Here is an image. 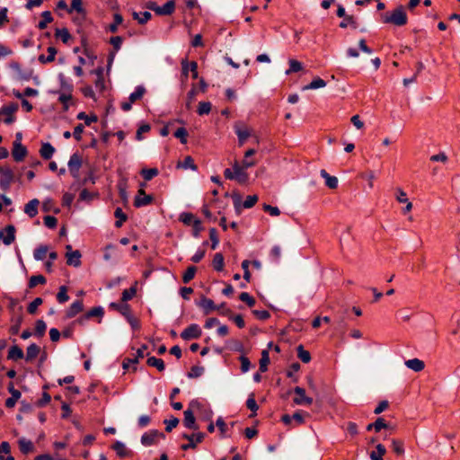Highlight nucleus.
<instances>
[{
	"label": "nucleus",
	"mask_w": 460,
	"mask_h": 460,
	"mask_svg": "<svg viewBox=\"0 0 460 460\" xmlns=\"http://www.w3.org/2000/svg\"><path fill=\"white\" fill-rule=\"evenodd\" d=\"M181 73L182 75L186 78L189 75V73H191V77L193 79H197L199 76L198 73V64L196 61L189 62L187 58L182 59L181 62Z\"/></svg>",
	"instance_id": "obj_9"
},
{
	"label": "nucleus",
	"mask_w": 460,
	"mask_h": 460,
	"mask_svg": "<svg viewBox=\"0 0 460 460\" xmlns=\"http://www.w3.org/2000/svg\"><path fill=\"white\" fill-rule=\"evenodd\" d=\"M212 266L216 271H222L225 267V259L222 253L217 252L214 255Z\"/></svg>",
	"instance_id": "obj_33"
},
{
	"label": "nucleus",
	"mask_w": 460,
	"mask_h": 460,
	"mask_svg": "<svg viewBox=\"0 0 460 460\" xmlns=\"http://www.w3.org/2000/svg\"><path fill=\"white\" fill-rule=\"evenodd\" d=\"M69 296L67 295V288L66 286H61L57 294V300L59 304H64L68 301Z\"/></svg>",
	"instance_id": "obj_55"
},
{
	"label": "nucleus",
	"mask_w": 460,
	"mask_h": 460,
	"mask_svg": "<svg viewBox=\"0 0 460 460\" xmlns=\"http://www.w3.org/2000/svg\"><path fill=\"white\" fill-rule=\"evenodd\" d=\"M109 307L112 310L119 312L125 318L131 313V306L127 303L111 302Z\"/></svg>",
	"instance_id": "obj_18"
},
{
	"label": "nucleus",
	"mask_w": 460,
	"mask_h": 460,
	"mask_svg": "<svg viewBox=\"0 0 460 460\" xmlns=\"http://www.w3.org/2000/svg\"><path fill=\"white\" fill-rule=\"evenodd\" d=\"M202 407V404L198 400H192L189 408L184 411L183 424L187 429L197 430L199 427L196 425V420L194 417V411H198Z\"/></svg>",
	"instance_id": "obj_3"
},
{
	"label": "nucleus",
	"mask_w": 460,
	"mask_h": 460,
	"mask_svg": "<svg viewBox=\"0 0 460 460\" xmlns=\"http://www.w3.org/2000/svg\"><path fill=\"white\" fill-rule=\"evenodd\" d=\"M294 393L296 394V397L293 402L297 405H311L313 403V398L305 395V390L300 386H296L294 388Z\"/></svg>",
	"instance_id": "obj_11"
},
{
	"label": "nucleus",
	"mask_w": 460,
	"mask_h": 460,
	"mask_svg": "<svg viewBox=\"0 0 460 460\" xmlns=\"http://www.w3.org/2000/svg\"><path fill=\"white\" fill-rule=\"evenodd\" d=\"M165 436L163 432L157 429H152L146 432L141 437V444L145 447H150L157 443L159 438H164Z\"/></svg>",
	"instance_id": "obj_7"
},
{
	"label": "nucleus",
	"mask_w": 460,
	"mask_h": 460,
	"mask_svg": "<svg viewBox=\"0 0 460 460\" xmlns=\"http://www.w3.org/2000/svg\"><path fill=\"white\" fill-rule=\"evenodd\" d=\"M42 20L39 22L38 28L40 30H44L47 28L48 24L53 21L52 14L49 11H44L41 13Z\"/></svg>",
	"instance_id": "obj_42"
},
{
	"label": "nucleus",
	"mask_w": 460,
	"mask_h": 460,
	"mask_svg": "<svg viewBox=\"0 0 460 460\" xmlns=\"http://www.w3.org/2000/svg\"><path fill=\"white\" fill-rule=\"evenodd\" d=\"M201 334L200 327L196 323H191L181 332V337L185 341H189L191 339H199Z\"/></svg>",
	"instance_id": "obj_10"
},
{
	"label": "nucleus",
	"mask_w": 460,
	"mask_h": 460,
	"mask_svg": "<svg viewBox=\"0 0 460 460\" xmlns=\"http://www.w3.org/2000/svg\"><path fill=\"white\" fill-rule=\"evenodd\" d=\"M43 299L41 297H36L32 302H31L27 307V311L30 314H34L38 309V307L42 305Z\"/></svg>",
	"instance_id": "obj_62"
},
{
	"label": "nucleus",
	"mask_w": 460,
	"mask_h": 460,
	"mask_svg": "<svg viewBox=\"0 0 460 460\" xmlns=\"http://www.w3.org/2000/svg\"><path fill=\"white\" fill-rule=\"evenodd\" d=\"M153 200L154 197L152 195L146 194L145 190L140 189L134 199V206L136 208H141L151 204Z\"/></svg>",
	"instance_id": "obj_13"
},
{
	"label": "nucleus",
	"mask_w": 460,
	"mask_h": 460,
	"mask_svg": "<svg viewBox=\"0 0 460 460\" xmlns=\"http://www.w3.org/2000/svg\"><path fill=\"white\" fill-rule=\"evenodd\" d=\"M146 364L150 367H156L158 371L163 372L165 369V365L163 359L155 357H149Z\"/></svg>",
	"instance_id": "obj_41"
},
{
	"label": "nucleus",
	"mask_w": 460,
	"mask_h": 460,
	"mask_svg": "<svg viewBox=\"0 0 460 460\" xmlns=\"http://www.w3.org/2000/svg\"><path fill=\"white\" fill-rule=\"evenodd\" d=\"M21 175L17 178L15 177L13 170L7 165H0V189L3 191H8L10 190L11 184L14 181H20Z\"/></svg>",
	"instance_id": "obj_4"
},
{
	"label": "nucleus",
	"mask_w": 460,
	"mask_h": 460,
	"mask_svg": "<svg viewBox=\"0 0 460 460\" xmlns=\"http://www.w3.org/2000/svg\"><path fill=\"white\" fill-rule=\"evenodd\" d=\"M15 232V227L13 225H8L4 229L0 230V238H3V243L5 245H10L14 242Z\"/></svg>",
	"instance_id": "obj_12"
},
{
	"label": "nucleus",
	"mask_w": 460,
	"mask_h": 460,
	"mask_svg": "<svg viewBox=\"0 0 460 460\" xmlns=\"http://www.w3.org/2000/svg\"><path fill=\"white\" fill-rule=\"evenodd\" d=\"M178 167H181L183 169H190L192 171L198 170V167L195 164L193 158L190 155L186 156L183 162L178 164Z\"/></svg>",
	"instance_id": "obj_51"
},
{
	"label": "nucleus",
	"mask_w": 460,
	"mask_h": 460,
	"mask_svg": "<svg viewBox=\"0 0 460 460\" xmlns=\"http://www.w3.org/2000/svg\"><path fill=\"white\" fill-rule=\"evenodd\" d=\"M180 221L182 222L186 226H191L194 221L198 218H195L194 215L190 212H182L179 217Z\"/></svg>",
	"instance_id": "obj_54"
},
{
	"label": "nucleus",
	"mask_w": 460,
	"mask_h": 460,
	"mask_svg": "<svg viewBox=\"0 0 460 460\" xmlns=\"http://www.w3.org/2000/svg\"><path fill=\"white\" fill-rule=\"evenodd\" d=\"M270 364V356L268 350L264 349L261 352V358L260 359V371L265 372L268 369Z\"/></svg>",
	"instance_id": "obj_53"
},
{
	"label": "nucleus",
	"mask_w": 460,
	"mask_h": 460,
	"mask_svg": "<svg viewBox=\"0 0 460 460\" xmlns=\"http://www.w3.org/2000/svg\"><path fill=\"white\" fill-rule=\"evenodd\" d=\"M104 314V310L102 306H95L90 309L84 315L78 319L80 323H83L85 320H89L92 317L102 318Z\"/></svg>",
	"instance_id": "obj_20"
},
{
	"label": "nucleus",
	"mask_w": 460,
	"mask_h": 460,
	"mask_svg": "<svg viewBox=\"0 0 460 460\" xmlns=\"http://www.w3.org/2000/svg\"><path fill=\"white\" fill-rule=\"evenodd\" d=\"M204 367L201 366H193L190 370L188 372L187 376L189 378H197L202 376L204 373Z\"/></svg>",
	"instance_id": "obj_60"
},
{
	"label": "nucleus",
	"mask_w": 460,
	"mask_h": 460,
	"mask_svg": "<svg viewBox=\"0 0 460 460\" xmlns=\"http://www.w3.org/2000/svg\"><path fill=\"white\" fill-rule=\"evenodd\" d=\"M114 217L117 218L115 222V226L119 228L122 225L128 220V216L123 212L121 208H117L114 211Z\"/></svg>",
	"instance_id": "obj_35"
},
{
	"label": "nucleus",
	"mask_w": 460,
	"mask_h": 460,
	"mask_svg": "<svg viewBox=\"0 0 460 460\" xmlns=\"http://www.w3.org/2000/svg\"><path fill=\"white\" fill-rule=\"evenodd\" d=\"M182 438L187 439L189 443L181 445V448L184 451H187L189 449L196 448L197 445L204 440L205 433L198 432L190 435L184 433L182 434Z\"/></svg>",
	"instance_id": "obj_5"
},
{
	"label": "nucleus",
	"mask_w": 460,
	"mask_h": 460,
	"mask_svg": "<svg viewBox=\"0 0 460 460\" xmlns=\"http://www.w3.org/2000/svg\"><path fill=\"white\" fill-rule=\"evenodd\" d=\"M255 153V149H248L244 153V158L242 161V164L235 162L233 165V170L234 171V180L237 181L240 184H245L248 181L249 175L245 170L254 166L256 162L254 160H247V157L253 155Z\"/></svg>",
	"instance_id": "obj_1"
},
{
	"label": "nucleus",
	"mask_w": 460,
	"mask_h": 460,
	"mask_svg": "<svg viewBox=\"0 0 460 460\" xmlns=\"http://www.w3.org/2000/svg\"><path fill=\"white\" fill-rule=\"evenodd\" d=\"M132 17L134 20H137L139 24H146L151 18V13L146 11L142 13L133 12Z\"/></svg>",
	"instance_id": "obj_34"
},
{
	"label": "nucleus",
	"mask_w": 460,
	"mask_h": 460,
	"mask_svg": "<svg viewBox=\"0 0 460 460\" xmlns=\"http://www.w3.org/2000/svg\"><path fill=\"white\" fill-rule=\"evenodd\" d=\"M55 36L58 39H60L65 44H66L71 39V34L66 28L56 29Z\"/></svg>",
	"instance_id": "obj_47"
},
{
	"label": "nucleus",
	"mask_w": 460,
	"mask_h": 460,
	"mask_svg": "<svg viewBox=\"0 0 460 460\" xmlns=\"http://www.w3.org/2000/svg\"><path fill=\"white\" fill-rule=\"evenodd\" d=\"M82 166V159L77 153L73 154L68 161V169L73 177H77Z\"/></svg>",
	"instance_id": "obj_14"
},
{
	"label": "nucleus",
	"mask_w": 460,
	"mask_h": 460,
	"mask_svg": "<svg viewBox=\"0 0 460 460\" xmlns=\"http://www.w3.org/2000/svg\"><path fill=\"white\" fill-rule=\"evenodd\" d=\"M173 136L180 139L181 144L187 143V137H188V131L185 128L181 127L177 128V130L174 132Z\"/></svg>",
	"instance_id": "obj_61"
},
{
	"label": "nucleus",
	"mask_w": 460,
	"mask_h": 460,
	"mask_svg": "<svg viewBox=\"0 0 460 460\" xmlns=\"http://www.w3.org/2000/svg\"><path fill=\"white\" fill-rule=\"evenodd\" d=\"M324 86H326V82L320 77H316V78L313 79V81L309 84L304 86L303 89L304 90H314V89H318V88H323Z\"/></svg>",
	"instance_id": "obj_46"
},
{
	"label": "nucleus",
	"mask_w": 460,
	"mask_h": 460,
	"mask_svg": "<svg viewBox=\"0 0 460 460\" xmlns=\"http://www.w3.org/2000/svg\"><path fill=\"white\" fill-rule=\"evenodd\" d=\"M246 406L249 410H251L253 413L251 416H254L256 411L259 409V406L255 401L254 394H251L246 401Z\"/></svg>",
	"instance_id": "obj_58"
},
{
	"label": "nucleus",
	"mask_w": 460,
	"mask_h": 460,
	"mask_svg": "<svg viewBox=\"0 0 460 460\" xmlns=\"http://www.w3.org/2000/svg\"><path fill=\"white\" fill-rule=\"evenodd\" d=\"M49 248L47 245H40L33 252V256L36 261H43L48 253Z\"/></svg>",
	"instance_id": "obj_44"
},
{
	"label": "nucleus",
	"mask_w": 460,
	"mask_h": 460,
	"mask_svg": "<svg viewBox=\"0 0 460 460\" xmlns=\"http://www.w3.org/2000/svg\"><path fill=\"white\" fill-rule=\"evenodd\" d=\"M211 103L209 102H200L199 103V107H198V114L202 116V115H207L211 111Z\"/></svg>",
	"instance_id": "obj_59"
},
{
	"label": "nucleus",
	"mask_w": 460,
	"mask_h": 460,
	"mask_svg": "<svg viewBox=\"0 0 460 460\" xmlns=\"http://www.w3.org/2000/svg\"><path fill=\"white\" fill-rule=\"evenodd\" d=\"M40 201L37 199L30 200L24 207V212L30 217H34L38 214V206Z\"/></svg>",
	"instance_id": "obj_27"
},
{
	"label": "nucleus",
	"mask_w": 460,
	"mask_h": 460,
	"mask_svg": "<svg viewBox=\"0 0 460 460\" xmlns=\"http://www.w3.org/2000/svg\"><path fill=\"white\" fill-rule=\"evenodd\" d=\"M78 119L84 120L85 125L90 126L93 122H96L98 118L96 115L88 116L85 112L81 111L77 114Z\"/></svg>",
	"instance_id": "obj_57"
},
{
	"label": "nucleus",
	"mask_w": 460,
	"mask_h": 460,
	"mask_svg": "<svg viewBox=\"0 0 460 460\" xmlns=\"http://www.w3.org/2000/svg\"><path fill=\"white\" fill-rule=\"evenodd\" d=\"M123 42V38L121 36H114L110 39V43L112 45L114 49V52L110 53L109 55V66L112 63L115 56V52L119 51L121 48Z\"/></svg>",
	"instance_id": "obj_22"
},
{
	"label": "nucleus",
	"mask_w": 460,
	"mask_h": 460,
	"mask_svg": "<svg viewBox=\"0 0 460 460\" xmlns=\"http://www.w3.org/2000/svg\"><path fill=\"white\" fill-rule=\"evenodd\" d=\"M288 64L289 68L286 71L287 75H289L291 73H296L303 69L302 63L296 59H289Z\"/></svg>",
	"instance_id": "obj_52"
},
{
	"label": "nucleus",
	"mask_w": 460,
	"mask_h": 460,
	"mask_svg": "<svg viewBox=\"0 0 460 460\" xmlns=\"http://www.w3.org/2000/svg\"><path fill=\"white\" fill-rule=\"evenodd\" d=\"M46 278L42 275H34V276H31L30 280H29V288H35L37 285L39 284H45L46 283Z\"/></svg>",
	"instance_id": "obj_56"
},
{
	"label": "nucleus",
	"mask_w": 460,
	"mask_h": 460,
	"mask_svg": "<svg viewBox=\"0 0 460 460\" xmlns=\"http://www.w3.org/2000/svg\"><path fill=\"white\" fill-rule=\"evenodd\" d=\"M320 175L325 180V185L335 190L338 187V178L336 176L330 175L324 169L320 171Z\"/></svg>",
	"instance_id": "obj_25"
},
{
	"label": "nucleus",
	"mask_w": 460,
	"mask_h": 460,
	"mask_svg": "<svg viewBox=\"0 0 460 460\" xmlns=\"http://www.w3.org/2000/svg\"><path fill=\"white\" fill-rule=\"evenodd\" d=\"M123 22V17L120 13H114L113 22L109 25V31L112 33L118 31V27Z\"/></svg>",
	"instance_id": "obj_49"
},
{
	"label": "nucleus",
	"mask_w": 460,
	"mask_h": 460,
	"mask_svg": "<svg viewBox=\"0 0 460 460\" xmlns=\"http://www.w3.org/2000/svg\"><path fill=\"white\" fill-rule=\"evenodd\" d=\"M40 351V348L37 344L31 343L29 345L26 349V361H32L35 358L38 357Z\"/></svg>",
	"instance_id": "obj_30"
},
{
	"label": "nucleus",
	"mask_w": 460,
	"mask_h": 460,
	"mask_svg": "<svg viewBox=\"0 0 460 460\" xmlns=\"http://www.w3.org/2000/svg\"><path fill=\"white\" fill-rule=\"evenodd\" d=\"M23 357L24 353L22 349L17 345H13L10 348L8 351L7 358L12 360H18L23 358Z\"/></svg>",
	"instance_id": "obj_31"
},
{
	"label": "nucleus",
	"mask_w": 460,
	"mask_h": 460,
	"mask_svg": "<svg viewBox=\"0 0 460 460\" xmlns=\"http://www.w3.org/2000/svg\"><path fill=\"white\" fill-rule=\"evenodd\" d=\"M73 11H76L79 13H84V10L83 8L82 0H72L70 8L67 9V12L71 13Z\"/></svg>",
	"instance_id": "obj_63"
},
{
	"label": "nucleus",
	"mask_w": 460,
	"mask_h": 460,
	"mask_svg": "<svg viewBox=\"0 0 460 460\" xmlns=\"http://www.w3.org/2000/svg\"><path fill=\"white\" fill-rule=\"evenodd\" d=\"M58 80L60 84V88L63 91L62 93H72L74 89L73 84L66 79L64 74L60 73L58 75Z\"/></svg>",
	"instance_id": "obj_36"
},
{
	"label": "nucleus",
	"mask_w": 460,
	"mask_h": 460,
	"mask_svg": "<svg viewBox=\"0 0 460 460\" xmlns=\"http://www.w3.org/2000/svg\"><path fill=\"white\" fill-rule=\"evenodd\" d=\"M404 364L408 368L413 370L414 372H420L425 367L424 361H422L417 358L408 359L404 362Z\"/></svg>",
	"instance_id": "obj_26"
},
{
	"label": "nucleus",
	"mask_w": 460,
	"mask_h": 460,
	"mask_svg": "<svg viewBox=\"0 0 460 460\" xmlns=\"http://www.w3.org/2000/svg\"><path fill=\"white\" fill-rule=\"evenodd\" d=\"M239 299L247 304L249 307L254 306L255 299L247 292H243L239 296Z\"/></svg>",
	"instance_id": "obj_64"
},
{
	"label": "nucleus",
	"mask_w": 460,
	"mask_h": 460,
	"mask_svg": "<svg viewBox=\"0 0 460 460\" xmlns=\"http://www.w3.org/2000/svg\"><path fill=\"white\" fill-rule=\"evenodd\" d=\"M18 445L19 449L22 455H28L35 450L33 443L25 438H20L18 440Z\"/></svg>",
	"instance_id": "obj_23"
},
{
	"label": "nucleus",
	"mask_w": 460,
	"mask_h": 460,
	"mask_svg": "<svg viewBox=\"0 0 460 460\" xmlns=\"http://www.w3.org/2000/svg\"><path fill=\"white\" fill-rule=\"evenodd\" d=\"M58 102L63 105V111H67L72 101V93H58Z\"/></svg>",
	"instance_id": "obj_38"
},
{
	"label": "nucleus",
	"mask_w": 460,
	"mask_h": 460,
	"mask_svg": "<svg viewBox=\"0 0 460 460\" xmlns=\"http://www.w3.org/2000/svg\"><path fill=\"white\" fill-rule=\"evenodd\" d=\"M46 330H47L46 323L41 319L37 320L35 323L34 335L41 338L45 335Z\"/></svg>",
	"instance_id": "obj_45"
},
{
	"label": "nucleus",
	"mask_w": 460,
	"mask_h": 460,
	"mask_svg": "<svg viewBox=\"0 0 460 460\" xmlns=\"http://www.w3.org/2000/svg\"><path fill=\"white\" fill-rule=\"evenodd\" d=\"M137 282L136 281L132 287L128 289H124L121 294V302L127 303L131 300L137 294Z\"/></svg>",
	"instance_id": "obj_32"
},
{
	"label": "nucleus",
	"mask_w": 460,
	"mask_h": 460,
	"mask_svg": "<svg viewBox=\"0 0 460 460\" xmlns=\"http://www.w3.org/2000/svg\"><path fill=\"white\" fill-rule=\"evenodd\" d=\"M111 448L119 457H131L133 456V452L128 449L121 441H116L113 443Z\"/></svg>",
	"instance_id": "obj_17"
},
{
	"label": "nucleus",
	"mask_w": 460,
	"mask_h": 460,
	"mask_svg": "<svg viewBox=\"0 0 460 460\" xmlns=\"http://www.w3.org/2000/svg\"><path fill=\"white\" fill-rule=\"evenodd\" d=\"M298 358L304 363H309L311 360L310 352L304 349L303 345H299L296 349Z\"/></svg>",
	"instance_id": "obj_50"
},
{
	"label": "nucleus",
	"mask_w": 460,
	"mask_h": 460,
	"mask_svg": "<svg viewBox=\"0 0 460 460\" xmlns=\"http://www.w3.org/2000/svg\"><path fill=\"white\" fill-rule=\"evenodd\" d=\"M81 252L78 250L66 252V263L70 266L79 267L81 265Z\"/></svg>",
	"instance_id": "obj_21"
},
{
	"label": "nucleus",
	"mask_w": 460,
	"mask_h": 460,
	"mask_svg": "<svg viewBox=\"0 0 460 460\" xmlns=\"http://www.w3.org/2000/svg\"><path fill=\"white\" fill-rule=\"evenodd\" d=\"M55 153V148L50 143H43L40 149V155L44 160H49Z\"/></svg>",
	"instance_id": "obj_28"
},
{
	"label": "nucleus",
	"mask_w": 460,
	"mask_h": 460,
	"mask_svg": "<svg viewBox=\"0 0 460 460\" xmlns=\"http://www.w3.org/2000/svg\"><path fill=\"white\" fill-rule=\"evenodd\" d=\"M47 51L49 53L48 58H45V55L41 54L39 56L38 60L41 64H47L51 63L55 60L56 55L58 53V50L55 47H49L47 49Z\"/></svg>",
	"instance_id": "obj_29"
},
{
	"label": "nucleus",
	"mask_w": 460,
	"mask_h": 460,
	"mask_svg": "<svg viewBox=\"0 0 460 460\" xmlns=\"http://www.w3.org/2000/svg\"><path fill=\"white\" fill-rule=\"evenodd\" d=\"M159 173L158 169L156 168H144L141 170L140 174L144 178L145 181H151L154 177L157 176Z\"/></svg>",
	"instance_id": "obj_43"
},
{
	"label": "nucleus",
	"mask_w": 460,
	"mask_h": 460,
	"mask_svg": "<svg viewBox=\"0 0 460 460\" xmlns=\"http://www.w3.org/2000/svg\"><path fill=\"white\" fill-rule=\"evenodd\" d=\"M386 453L385 447L382 444H377L376 450L370 453L371 460H383V456Z\"/></svg>",
	"instance_id": "obj_37"
},
{
	"label": "nucleus",
	"mask_w": 460,
	"mask_h": 460,
	"mask_svg": "<svg viewBox=\"0 0 460 460\" xmlns=\"http://www.w3.org/2000/svg\"><path fill=\"white\" fill-rule=\"evenodd\" d=\"M28 150L22 143H13L12 155L15 162H22L27 155Z\"/></svg>",
	"instance_id": "obj_16"
},
{
	"label": "nucleus",
	"mask_w": 460,
	"mask_h": 460,
	"mask_svg": "<svg viewBox=\"0 0 460 460\" xmlns=\"http://www.w3.org/2000/svg\"><path fill=\"white\" fill-rule=\"evenodd\" d=\"M18 108L19 106L16 102H12L1 107L0 115L5 116L4 119L5 124H12L14 121V113L17 111Z\"/></svg>",
	"instance_id": "obj_8"
},
{
	"label": "nucleus",
	"mask_w": 460,
	"mask_h": 460,
	"mask_svg": "<svg viewBox=\"0 0 460 460\" xmlns=\"http://www.w3.org/2000/svg\"><path fill=\"white\" fill-rule=\"evenodd\" d=\"M84 310V304L83 301L78 299L74 301L69 308L66 310V318H73L79 313H81Z\"/></svg>",
	"instance_id": "obj_19"
},
{
	"label": "nucleus",
	"mask_w": 460,
	"mask_h": 460,
	"mask_svg": "<svg viewBox=\"0 0 460 460\" xmlns=\"http://www.w3.org/2000/svg\"><path fill=\"white\" fill-rule=\"evenodd\" d=\"M175 10L174 0L167 1L164 5L159 6L156 10L157 15H171Z\"/></svg>",
	"instance_id": "obj_24"
},
{
	"label": "nucleus",
	"mask_w": 460,
	"mask_h": 460,
	"mask_svg": "<svg viewBox=\"0 0 460 460\" xmlns=\"http://www.w3.org/2000/svg\"><path fill=\"white\" fill-rule=\"evenodd\" d=\"M340 28L346 29L347 27L350 26L353 29L358 28V22L353 15H346L343 17V20L339 24Z\"/></svg>",
	"instance_id": "obj_40"
},
{
	"label": "nucleus",
	"mask_w": 460,
	"mask_h": 460,
	"mask_svg": "<svg viewBox=\"0 0 460 460\" xmlns=\"http://www.w3.org/2000/svg\"><path fill=\"white\" fill-rule=\"evenodd\" d=\"M196 271L195 266H189L182 275V282L185 284L190 282L194 279Z\"/></svg>",
	"instance_id": "obj_48"
},
{
	"label": "nucleus",
	"mask_w": 460,
	"mask_h": 460,
	"mask_svg": "<svg viewBox=\"0 0 460 460\" xmlns=\"http://www.w3.org/2000/svg\"><path fill=\"white\" fill-rule=\"evenodd\" d=\"M196 305L203 310L204 314H208L212 311L219 310V307L215 305L212 299L204 296L200 298V300L196 302Z\"/></svg>",
	"instance_id": "obj_15"
},
{
	"label": "nucleus",
	"mask_w": 460,
	"mask_h": 460,
	"mask_svg": "<svg viewBox=\"0 0 460 460\" xmlns=\"http://www.w3.org/2000/svg\"><path fill=\"white\" fill-rule=\"evenodd\" d=\"M234 132L238 137L239 146L244 145L248 137L252 136V130L243 122L238 121L234 125Z\"/></svg>",
	"instance_id": "obj_6"
},
{
	"label": "nucleus",
	"mask_w": 460,
	"mask_h": 460,
	"mask_svg": "<svg viewBox=\"0 0 460 460\" xmlns=\"http://www.w3.org/2000/svg\"><path fill=\"white\" fill-rule=\"evenodd\" d=\"M146 93V88L143 85H138L136 87L135 91L130 93L128 97V101L131 103L140 100Z\"/></svg>",
	"instance_id": "obj_39"
},
{
	"label": "nucleus",
	"mask_w": 460,
	"mask_h": 460,
	"mask_svg": "<svg viewBox=\"0 0 460 460\" xmlns=\"http://www.w3.org/2000/svg\"><path fill=\"white\" fill-rule=\"evenodd\" d=\"M384 23H391L395 26H404L408 22V17L403 5L397 6L391 13H386L382 15Z\"/></svg>",
	"instance_id": "obj_2"
}]
</instances>
